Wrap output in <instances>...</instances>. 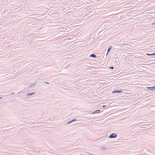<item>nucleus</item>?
<instances>
[{
    "label": "nucleus",
    "instance_id": "5",
    "mask_svg": "<svg viewBox=\"0 0 155 155\" xmlns=\"http://www.w3.org/2000/svg\"><path fill=\"white\" fill-rule=\"evenodd\" d=\"M90 57L94 58H95L97 56L94 54L93 53L91 54L90 56Z\"/></svg>",
    "mask_w": 155,
    "mask_h": 155
},
{
    "label": "nucleus",
    "instance_id": "3",
    "mask_svg": "<svg viewBox=\"0 0 155 155\" xmlns=\"http://www.w3.org/2000/svg\"><path fill=\"white\" fill-rule=\"evenodd\" d=\"M122 92V91L121 90H114L113 91H112V93H120Z\"/></svg>",
    "mask_w": 155,
    "mask_h": 155
},
{
    "label": "nucleus",
    "instance_id": "10",
    "mask_svg": "<svg viewBox=\"0 0 155 155\" xmlns=\"http://www.w3.org/2000/svg\"><path fill=\"white\" fill-rule=\"evenodd\" d=\"M35 84V83H34V84H32V85H31V86H29V87H34Z\"/></svg>",
    "mask_w": 155,
    "mask_h": 155
},
{
    "label": "nucleus",
    "instance_id": "12",
    "mask_svg": "<svg viewBox=\"0 0 155 155\" xmlns=\"http://www.w3.org/2000/svg\"><path fill=\"white\" fill-rule=\"evenodd\" d=\"M109 68L110 69H113L114 68L113 67L110 66V67H109Z\"/></svg>",
    "mask_w": 155,
    "mask_h": 155
},
{
    "label": "nucleus",
    "instance_id": "9",
    "mask_svg": "<svg viewBox=\"0 0 155 155\" xmlns=\"http://www.w3.org/2000/svg\"><path fill=\"white\" fill-rule=\"evenodd\" d=\"M112 46H110V47H109L108 48V49L107 50L108 51H110V50L112 48Z\"/></svg>",
    "mask_w": 155,
    "mask_h": 155
},
{
    "label": "nucleus",
    "instance_id": "17",
    "mask_svg": "<svg viewBox=\"0 0 155 155\" xmlns=\"http://www.w3.org/2000/svg\"><path fill=\"white\" fill-rule=\"evenodd\" d=\"M152 25H155V22L153 23L152 24Z\"/></svg>",
    "mask_w": 155,
    "mask_h": 155
},
{
    "label": "nucleus",
    "instance_id": "7",
    "mask_svg": "<svg viewBox=\"0 0 155 155\" xmlns=\"http://www.w3.org/2000/svg\"><path fill=\"white\" fill-rule=\"evenodd\" d=\"M146 54L149 56H154L155 55V53H153L152 54H150L149 53H147Z\"/></svg>",
    "mask_w": 155,
    "mask_h": 155
},
{
    "label": "nucleus",
    "instance_id": "2",
    "mask_svg": "<svg viewBox=\"0 0 155 155\" xmlns=\"http://www.w3.org/2000/svg\"><path fill=\"white\" fill-rule=\"evenodd\" d=\"M146 88L148 90H150L152 91H154L155 90V86L152 87H147Z\"/></svg>",
    "mask_w": 155,
    "mask_h": 155
},
{
    "label": "nucleus",
    "instance_id": "18",
    "mask_svg": "<svg viewBox=\"0 0 155 155\" xmlns=\"http://www.w3.org/2000/svg\"><path fill=\"white\" fill-rule=\"evenodd\" d=\"M15 94V93L13 92V93H10V94Z\"/></svg>",
    "mask_w": 155,
    "mask_h": 155
},
{
    "label": "nucleus",
    "instance_id": "19",
    "mask_svg": "<svg viewBox=\"0 0 155 155\" xmlns=\"http://www.w3.org/2000/svg\"><path fill=\"white\" fill-rule=\"evenodd\" d=\"M0 99H2V97H0Z\"/></svg>",
    "mask_w": 155,
    "mask_h": 155
},
{
    "label": "nucleus",
    "instance_id": "11",
    "mask_svg": "<svg viewBox=\"0 0 155 155\" xmlns=\"http://www.w3.org/2000/svg\"><path fill=\"white\" fill-rule=\"evenodd\" d=\"M76 118H74L71 120H72V121L73 122H74V121H76Z\"/></svg>",
    "mask_w": 155,
    "mask_h": 155
},
{
    "label": "nucleus",
    "instance_id": "14",
    "mask_svg": "<svg viewBox=\"0 0 155 155\" xmlns=\"http://www.w3.org/2000/svg\"><path fill=\"white\" fill-rule=\"evenodd\" d=\"M102 107H103L104 108L106 107V105H102Z\"/></svg>",
    "mask_w": 155,
    "mask_h": 155
},
{
    "label": "nucleus",
    "instance_id": "1",
    "mask_svg": "<svg viewBox=\"0 0 155 155\" xmlns=\"http://www.w3.org/2000/svg\"><path fill=\"white\" fill-rule=\"evenodd\" d=\"M117 135L115 133H112L110 135H109L108 137L109 138H115L117 137Z\"/></svg>",
    "mask_w": 155,
    "mask_h": 155
},
{
    "label": "nucleus",
    "instance_id": "4",
    "mask_svg": "<svg viewBox=\"0 0 155 155\" xmlns=\"http://www.w3.org/2000/svg\"><path fill=\"white\" fill-rule=\"evenodd\" d=\"M100 111V110H97L91 113L92 114H96L97 113H99Z\"/></svg>",
    "mask_w": 155,
    "mask_h": 155
},
{
    "label": "nucleus",
    "instance_id": "16",
    "mask_svg": "<svg viewBox=\"0 0 155 155\" xmlns=\"http://www.w3.org/2000/svg\"><path fill=\"white\" fill-rule=\"evenodd\" d=\"M109 51H108V50H107V54H106V55L108 54Z\"/></svg>",
    "mask_w": 155,
    "mask_h": 155
},
{
    "label": "nucleus",
    "instance_id": "6",
    "mask_svg": "<svg viewBox=\"0 0 155 155\" xmlns=\"http://www.w3.org/2000/svg\"><path fill=\"white\" fill-rule=\"evenodd\" d=\"M35 94V92L29 93L27 94V96H31V95H34Z\"/></svg>",
    "mask_w": 155,
    "mask_h": 155
},
{
    "label": "nucleus",
    "instance_id": "8",
    "mask_svg": "<svg viewBox=\"0 0 155 155\" xmlns=\"http://www.w3.org/2000/svg\"><path fill=\"white\" fill-rule=\"evenodd\" d=\"M106 149V148L105 147H103L101 148V150H104Z\"/></svg>",
    "mask_w": 155,
    "mask_h": 155
},
{
    "label": "nucleus",
    "instance_id": "13",
    "mask_svg": "<svg viewBox=\"0 0 155 155\" xmlns=\"http://www.w3.org/2000/svg\"><path fill=\"white\" fill-rule=\"evenodd\" d=\"M72 122V120L70 121H69L67 123V124H70Z\"/></svg>",
    "mask_w": 155,
    "mask_h": 155
},
{
    "label": "nucleus",
    "instance_id": "15",
    "mask_svg": "<svg viewBox=\"0 0 155 155\" xmlns=\"http://www.w3.org/2000/svg\"><path fill=\"white\" fill-rule=\"evenodd\" d=\"M44 82L45 83L48 84H49V83L48 82H46L45 81H44Z\"/></svg>",
    "mask_w": 155,
    "mask_h": 155
}]
</instances>
